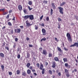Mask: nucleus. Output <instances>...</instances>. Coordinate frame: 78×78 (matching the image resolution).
I'll return each mask as SVG.
<instances>
[{
	"instance_id": "49",
	"label": "nucleus",
	"mask_w": 78,
	"mask_h": 78,
	"mask_svg": "<svg viewBox=\"0 0 78 78\" xmlns=\"http://www.w3.org/2000/svg\"><path fill=\"white\" fill-rule=\"evenodd\" d=\"M58 76H61V73L60 72H59L58 73Z\"/></svg>"
},
{
	"instance_id": "47",
	"label": "nucleus",
	"mask_w": 78,
	"mask_h": 78,
	"mask_svg": "<svg viewBox=\"0 0 78 78\" xmlns=\"http://www.w3.org/2000/svg\"><path fill=\"white\" fill-rule=\"evenodd\" d=\"M58 22H60V21H61L62 20L61 19V18H58Z\"/></svg>"
},
{
	"instance_id": "3",
	"label": "nucleus",
	"mask_w": 78,
	"mask_h": 78,
	"mask_svg": "<svg viewBox=\"0 0 78 78\" xmlns=\"http://www.w3.org/2000/svg\"><path fill=\"white\" fill-rule=\"evenodd\" d=\"M58 8L59 9L60 13V14H63L64 13V12H63L64 11V9L61 7H58Z\"/></svg>"
},
{
	"instance_id": "9",
	"label": "nucleus",
	"mask_w": 78,
	"mask_h": 78,
	"mask_svg": "<svg viewBox=\"0 0 78 78\" xmlns=\"http://www.w3.org/2000/svg\"><path fill=\"white\" fill-rule=\"evenodd\" d=\"M20 29H17L15 30V33H20Z\"/></svg>"
},
{
	"instance_id": "14",
	"label": "nucleus",
	"mask_w": 78,
	"mask_h": 78,
	"mask_svg": "<svg viewBox=\"0 0 78 78\" xmlns=\"http://www.w3.org/2000/svg\"><path fill=\"white\" fill-rule=\"evenodd\" d=\"M23 18H24V19H25V20L26 19H28V18H29V15H26L25 16H23Z\"/></svg>"
},
{
	"instance_id": "26",
	"label": "nucleus",
	"mask_w": 78,
	"mask_h": 78,
	"mask_svg": "<svg viewBox=\"0 0 78 78\" xmlns=\"http://www.w3.org/2000/svg\"><path fill=\"white\" fill-rule=\"evenodd\" d=\"M9 31L10 32L11 34H13V33H14L13 29H11Z\"/></svg>"
},
{
	"instance_id": "35",
	"label": "nucleus",
	"mask_w": 78,
	"mask_h": 78,
	"mask_svg": "<svg viewBox=\"0 0 78 78\" xmlns=\"http://www.w3.org/2000/svg\"><path fill=\"white\" fill-rule=\"evenodd\" d=\"M65 73H69V70H67V69H65Z\"/></svg>"
},
{
	"instance_id": "21",
	"label": "nucleus",
	"mask_w": 78,
	"mask_h": 78,
	"mask_svg": "<svg viewBox=\"0 0 78 78\" xmlns=\"http://www.w3.org/2000/svg\"><path fill=\"white\" fill-rule=\"evenodd\" d=\"M48 73L50 75H52L53 74V72H52V71L51 70H49Z\"/></svg>"
},
{
	"instance_id": "62",
	"label": "nucleus",
	"mask_w": 78,
	"mask_h": 78,
	"mask_svg": "<svg viewBox=\"0 0 78 78\" xmlns=\"http://www.w3.org/2000/svg\"><path fill=\"white\" fill-rule=\"evenodd\" d=\"M12 10H10L9 11V14H10L11 12H12Z\"/></svg>"
},
{
	"instance_id": "52",
	"label": "nucleus",
	"mask_w": 78,
	"mask_h": 78,
	"mask_svg": "<svg viewBox=\"0 0 78 78\" xmlns=\"http://www.w3.org/2000/svg\"><path fill=\"white\" fill-rule=\"evenodd\" d=\"M64 49L65 51H68V49L66 48H64Z\"/></svg>"
},
{
	"instance_id": "60",
	"label": "nucleus",
	"mask_w": 78,
	"mask_h": 78,
	"mask_svg": "<svg viewBox=\"0 0 78 78\" xmlns=\"http://www.w3.org/2000/svg\"><path fill=\"white\" fill-rule=\"evenodd\" d=\"M55 69H53L52 70V72L53 73H55Z\"/></svg>"
},
{
	"instance_id": "51",
	"label": "nucleus",
	"mask_w": 78,
	"mask_h": 78,
	"mask_svg": "<svg viewBox=\"0 0 78 78\" xmlns=\"http://www.w3.org/2000/svg\"><path fill=\"white\" fill-rule=\"evenodd\" d=\"M2 30H5V28H6V27L5 26H4L3 27H2Z\"/></svg>"
},
{
	"instance_id": "12",
	"label": "nucleus",
	"mask_w": 78,
	"mask_h": 78,
	"mask_svg": "<svg viewBox=\"0 0 78 78\" xmlns=\"http://www.w3.org/2000/svg\"><path fill=\"white\" fill-rule=\"evenodd\" d=\"M51 5L53 9H56V6L55 5V3H51Z\"/></svg>"
},
{
	"instance_id": "1",
	"label": "nucleus",
	"mask_w": 78,
	"mask_h": 78,
	"mask_svg": "<svg viewBox=\"0 0 78 78\" xmlns=\"http://www.w3.org/2000/svg\"><path fill=\"white\" fill-rule=\"evenodd\" d=\"M66 36L67 37L68 41L69 42H72V37L71 35L69 33H67L66 34Z\"/></svg>"
},
{
	"instance_id": "8",
	"label": "nucleus",
	"mask_w": 78,
	"mask_h": 78,
	"mask_svg": "<svg viewBox=\"0 0 78 78\" xmlns=\"http://www.w3.org/2000/svg\"><path fill=\"white\" fill-rule=\"evenodd\" d=\"M56 62L55 61L53 62L52 63V68H55L56 67Z\"/></svg>"
},
{
	"instance_id": "45",
	"label": "nucleus",
	"mask_w": 78,
	"mask_h": 78,
	"mask_svg": "<svg viewBox=\"0 0 78 78\" xmlns=\"http://www.w3.org/2000/svg\"><path fill=\"white\" fill-rule=\"evenodd\" d=\"M15 42H17L18 41V38H16L15 39Z\"/></svg>"
},
{
	"instance_id": "19",
	"label": "nucleus",
	"mask_w": 78,
	"mask_h": 78,
	"mask_svg": "<svg viewBox=\"0 0 78 78\" xmlns=\"http://www.w3.org/2000/svg\"><path fill=\"white\" fill-rule=\"evenodd\" d=\"M57 48L58 50V51H59V52H61V51H62V50H61V49L59 47H57Z\"/></svg>"
},
{
	"instance_id": "17",
	"label": "nucleus",
	"mask_w": 78,
	"mask_h": 78,
	"mask_svg": "<svg viewBox=\"0 0 78 78\" xmlns=\"http://www.w3.org/2000/svg\"><path fill=\"white\" fill-rule=\"evenodd\" d=\"M28 4L29 5H30V6L32 5L33 4V2L31 1H29V2H28Z\"/></svg>"
},
{
	"instance_id": "31",
	"label": "nucleus",
	"mask_w": 78,
	"mask_h": 78,
	"mask_svg": "<svg viewBox=\"0 0 78 78\" xmlns=\"http://www.w3.org/2000/svg\"><path fill=\"white\" fill-rule=\"evenodd\" d=\"M53 9H51V12H50V14L51 16H52V14H53Z\"/></svg>"
},
{
	"instance_id": "27",
	"label": "nucleus",
	"mask_w": 78,
	"mask_h": 78,
	"mask_svg": "<svg viewBox=\"0 0 78 78\" xmlns=\"http://www.w3.org/2000/svg\"><path fill=\"white\" fill-rule=\"evenodd\" d=\"M52 54L51 53H50L48 54V57H52Z\"/></svg>"
},
{
	"instance_id": "22",
	"label": "nucleus",
	"mask_w": 78,
	"mask_h": 78,
	"mask_svg": "<svg viewBox=\"0 0 78 78\" xmlns=\"http://www.w3.org/2000/svg\"><path fill=\"white\" fill-rule=\"evenodd\" d=\"M30 63H27L26 66L27 67V68H29L30 67Z\"/></svg>"
},
{
	"instance_id": "36",
	"label": "nucleus",
	"mask_w": 78,
	"mask_h": 78,
	"mask_svg": "<svg viewBox=\"0 0 78 78\" xmlns=\"http://www.w3.org/2000/svg\"><path fill=\"white\" fill-rule=\"evenodd\" d=\"M66 76L67 77H69L70 76V75H69V73H67L66 74Z\"/></svg>"
},
{
	"instance_id": "34",
	"label": "nucleus",
	"mask_w": 78,
	"mask_h": 78,
	"mask_svg": "<svg viewBox=\"0 0 78 78\" xmlns=\"http://www.w3.org/2000/svg\"><path fill=\"white\" fill-rule=\"evenodd\" d=\"M8 14V12H3V16H4L5 15H6Z\"/></svg>"
},
{
	"instance_id": "41",
	"label": "nucleus",
	"mask_w": 78,
	"mask_h": 78,
	"mask_svg": "<svg viewBox=\"0 0 78 78\" xmlns=\"http://www.w3.org/2000/svg\"><path fill=\"white\" fill-rule=\"evenodd\" d=\"M9 75L11 76L12 75V73L11 72H9Z\"/></svg>"
},
{
	"instance_id": "25",
	"label": "nucleus",
	"mask_w": 78,
	"mask_h": 78,
	"mask_svg": "<svg viewBox=\"0 0 78 78\" xmlns=\"http://www.w3.org/2000/svg\"><path fill=\"white\" fill-rule=\"evenodd\" d=\"M1 69H2V71H3L4 70V66H3V65H2L1 66Z\"/></svg>"
},
{
	"instance_id": "7",
	"label": "nucleus",
	"mask_w": 78,
	"mask_h": 78,
	"mask_svg": "<svg viewBox=\"0 0 78 78\" xmlns=\"http://www.w3.org/2000/svg\"><path fill=\"white\" fill-rule=\"evenodd\" d=\"M29 18L30 20H32L34 19V16L33 15H29Z\"/></svg>"
},
{
	"instance_id": "44",
	"label": "nucleus",
	"mask_w": 78,
	"mask_h": 78,
	"mask_svg": "<svg viewBox=\"0 0 78 78\" xmlns=\"http://www.w3.org/2000/svg\"><path fill=\"white\" fill-rule=\"evenodd\" d=\"M43 17H44L43 15H42L40 17V20H42V18Z\"/></svg>"
},
{
	"instance_id": "55",
	"label": "nucleus",
	"mask_w": 78,
	"mask_h": 78,
	"mask_svg": "<svg viewBox=\"0 0 78 78\" xmlns=\"http://www.w3.org/2000/svg\"><path fill=\"white\" fill-rule=\"evenodd\" d=\"M23 12L24 13H26L27 12V10L25 9L23 10Z\"/></svg>"
},
{
	"instance_id": "50",
	"label": "nucleus",
	"mask_w": 78,
	"mask_h": 78,
	"mask_svg": "<svg viewBox=\"0 0 78 78\" xmlns=\"http://www.w3.org/2000/svg\"><path fill=\"white\" fill-rule=\"evenodd\" d=\"M37 67H38V68H39V66H40L39 64L37 63Z\"/></svg>"
},
{
	"instance_id": "63",
	"label": "nucleus",
	"mask_w": 78,
	"mask_h": 78,
	"mask_svg": "<svg viewBox=\"0 0 78 78\" xmlns=\"http://www.w3.org/2000/svg\"><path fill=\"white\" fill-rule=\"evenodd\" d=\"M32 72H36V70H35V69H32Z\"/></svg>"
},
{
	"instance_id": "15",
	"label": "nucleus",
	"mask_w": 78,
	"mask_h": 78,
	"mask_svg": "<svg viewBox=\"0 0 78 78\" xmlns=\"http://www.w3.org/2000/svg\"><path fill=\"white\" fill-rule=\"evenodd\" d=\"M22 75L23 76H25L27 75V73H26V72H25V71H24L23 72H22Z\"/></svg>"
},
{
	"instance_id": "10",
	"label": "nucleus",
	"mask_w": 78,
	"mask_h": 78,
	"mask_svg": "<svg viewBox=\"0 0 78 78\" xmlns=\"http://www.w3.org/2000/svg\"><path fill=\"white\" fill-rule=\"evenodd\" d=\"M22 6L21 5H19L18 6V9L19 11L22 10Z\"/></svg>"
},
{
	"instance_id": "42",
	"label": "nucleus",
	"mask_w": 78,
	"mask_h": 78,
	"mask_svg": "<svg viewBox=\"0 0 78 78\" xmlns=\"http://www.w3.org/2000/svg\"><path fill=\"white\" fill-rule=\"evenodd\" d=\"M49 17L48 16L46 17V21H49Z\"/></svg>"
},
{
	"instance_id": "33",
	"label": "nucleus",
	"mask_w": 78,
	"mask_h": 78,
	"mask_svg": "<svg viewBox=\"0 0 78 78\" xmlns=\"http://www.w3.org/2000/svg\"><path fill=\"white\" fill-rule=\"evenodd\" d=\"M28 9H29V11H31V9H33V8H30V6H28Z\"/></svg>"
},
{
	"instance_id": "61",
	"label": "nucleus",
	"mask_w": 78,
	"mask_h": 78,
	"mask_svg": "<svg viewBox=\"0 0 78 78\" xmlns=\"http://www.w3.org/2000/svg\"><path fill=\"white\" fill-rule=\"evenodd\" d=\"M27 41H29V40H30V38H28V37H27L26 39Z\"/></svg>"
},
{
	"instance_id": "64",
	"label": "nucleus",
	"mask_w": 78,
	"mask_h": 78,
	"mask_svg": "<svg viewBox=\"0 0 78 78\" xmlns=\"http://www.w3.org/2000/svg\"><path fill=\"white\" fill-rule=\"evenodd\" d=\"M75 61H76V62L77 63H78V60H77V59H75Z\"/></svg>"
},
{
	"instance_id": "37",
	"label": "nucleus",
	"mask_w": 78,
	"mask_h": 78,
	"mask_svg": "<svg viewBox=\"0 0 78 78\" xmlns=\"http://www.w3.org/2000/svg\"><path fill=\"white\" fill-rule=\"evenodd\" d=\"M8 25L9 26H12V23H11L10 22H9L8 23Z\"/></svg>"
},
{
	"instance_id": "2",
	"label": "nucleus",
	"mask_w": 78,
	"mask_h": 78,
	"mask_svg": "<svg viewBox=\"0 0 78 78\" xmlns=\"http://www.w3.org/2000/svg\"><path fill=\"white\" fill-rule=\"evenodd\" d=\"M42 68H44V65H43V64H41L40 65V70H42L41 73L42 74H44V73H45V69Z\"/></svg>"
},
{
	"instance_id": "56",
	"label": "nucleus",
	"mask_w": 78,
	"mask_h": 78,
	"mask_svg": "<svg viewBox=\"0 0 78 78\" xmlns=\"http://www.w3.org/2000/svg\"><path fill=\"white\" fill-rule=\"evenodd\" d=\"M29 47H33V46L31 44L29 45Z\"/></svg>"
},
{
	"instance_id": "48",
	"label": "nucleus",
	"mask_w": 78,
	"mask_h": 78,
	"mask_svg": "<svg viewBox=\"0 0 78 78\" xmlns=\"http://www.w3.org/2000/svg\"><path fill=\"white\" fill-rule=\"evenodd\" d=\"M75 18H76V20H77L78 21V16H75Z\"/></svg>"
},
{
	"instance_id": "5",
	"label": "nucleus",
	"mask_w": 78,
	"mask_h": 78,
	"mask_svg": "<svg viewBox=\"0 0 78 78\" xmlns=\"http://www.w3.org/2000/svg\"><path fill=\"white\" fill-rule=\"evenodd\" d=\"M26 25L28 27H30V26H31V24L29 23V21L28 20H27L26 21Z\"/></svg>"
},
{
	"instance_id": "29",
	"label": "nucleus",
	"mask_w": 78,
	"mask_h": 78,
	"mask_svg": "<svg viewBox=\"0 0 78 78\" xmlns=\"http://www.w3.org/2000/svg\"><path fill=\"white\" fill-rule=\"evenodd\" d=\"M63 60L64 62H67V59L66 58H63Z\"/></svg>"
},
{
	"instance_id": "4",
	"label": "nucleus",
	"mask_w": 78,
	"mask_h": 78,
	"mask_svg": "<svg viewBox=\"0 0 78 78\" xmlns=\"http://www.w3.org/2000/svg\"><path fill=\"white\" fill-rule=\"evenodd\" d=\"M42 53L43 55H44V56H46L48 53L45 49H44L43 50V51L42 52Z\"/></svg>"
},
{
	"instance_id": "54",
	"label": "nucleus",
	"mask_w": 78,
	"mask_h": 78,
	"mask_svg": "<svg viewBox=\"0 0 78 78\" xmlns=\"http://www.w3.org/2000/svg\"><path fill=\"white\" fill-rule=\"evenodd\" d=\"M41 25L42 27H44V23H41Z\"/></svg>"
},
{
	"instance_id": "16",
	"label": "nucleus",
	"mask_w": 78,
	"mask_h": 78,
	"mask_svg": "<svg viewBox=\"0 0 78 78\" xmlns=\"http://www.w3.org/2000/svg\"><path fill=\"white\" fill-rule=\"evenodd\" d=\"M0 56L1 57V58H4L5 57V55L2 53H0Z\"/></svg>"
},
{
	"instance_id": "20",
	"label": "nucleus",
	"mask_w": 78,
	"mask_h": 78,
	"mask_svg": "<svg viewBox=\"0 0 78 78\" xmlns=\"http://www.w3.org/2000/svg\"><path fill=\"white\" fill-rule=\"evenodd\" d=\"M66 3V2H62V4H61L60 5V6H64V5H65Z\"/></svg>"
},
{
	"instance_id": "11",
	"label": "nucleus",
	"mask_w": 78,
	"mask_h": 78,
	"mask_svg": "<svg viewBox=\"0 0 78 78\" xmlns=\"http://www.w3.org/2000/svg\"><path fill=\"white\" fill-rule=\"evenodd\" d=\"M65 66L66 67H67L68 69L70 68V66L68 64V63H66L65 64Z\"/></svg>"
},
{
	"instance_id": "28",
	"label": "nucleus",
	"mask_w": 78,
	"mask_h": 78,
	"mask_svg": "<svg viewBox=\"0 0 78 78\" xmlns=\"http://www.w3.org/2000/svg\"><path fill=\"white\" fill-rule=\"evenodd\" d=\"M20 70H17L16 71V74L17 75H19L20 73Z\"/></svg>"
},
{
	"instance_id": "6",
	"label": "nucleus",
	"mask_w": 78,
	"mask_h": 78,
	"mask_svg": "<svg viewBox=\"0 0 78 78\" xmlns=\"http://www.w3.org/2000/svg\"><path fill=\"white\" fill-rule=\"evenodd\" d=\"M41 31L43 33V35H44V36H45V35L46 34V30H45V29L43 28L42 29Z\"/></svg>"
},
{
	"instance_id": "57",
	"label": "nucleus",
	"mask_w": 78,
	"mask_h": 78,
	"mask_svg": "<svg viewBox=\"0 0 78 78\" xmlns=\"http://www.w3.org/2000/svg\"><path fill=\"white\" fill-rule=\"evenodd\" d=\"M29 69H30V70H32L33 69V67H32V66H30Z\"/></svg>"
},
{
	"instance_id": "39",
	"label": "nucleus",
	"mask_w": 78,
	"mask_h": 78,
	"mask_svg": "<svg viewBox=\"0 0 78 78\" xmlns=\"http://www.w3.org/2000/svg\"><path fill=\"white\" fill-rule=\"evenodd\" d=\"M6 19H9V14H8V15L6 17Z\"/></svg>"
},
{
	"instance_id": "32",
	"label": "nucleus",
	"mask_w": 78,
	"mask_h": 78,
	"mask_svg": "<svg viewBox=\"0 0 78 78\" xmlns=\"http://www.w3.org/2000/svg\"><path fill=\"white\" fill-rule=\"evenodd\" d=\"M5 8L2 9H1L0 10L1 11H2V12H5Z\"/></svg>"
},
{
	"instance_id": "53",
	"label": "nucleus",
	"mask_w": 78,
	"mask_h": 78,
	"mask_svg": "<svg viewBox=\"0 0 78 78\" xmlns=\"http://www.w3.org/2000/svg\"><path fill=\"white\" fill-rule=\"evenodd\" d=\"M45 64L46 66H47V65L48 64V62H46L45 63Z\"/></svg>"
},
{
	"instance_id": "24",
	"label": "nucleus",
	"mask_w": 78,
	"mask_h": 78,
	"mask_svg": "<svg viewBox=\"0 0 78 78\" xmlns=\"http://www.w3.org/2000/svg\"><path fill=\"white\" fill-rule=\"evenodd\" d=\"M42 41H46V38L45 37H44L43 38H42L41 40V42H42Z\"/></svg>"
},
{
	"instance_id": "38",
	"label": "nucleus",
	"mask_w": 78,
	"mask_h": 78,
	"mask_svg": "<svg viewBox=\"0 0 78 78\" xmlns=\"http://www.w3.org/2000/svg\"><path fill=\"white\" fill-rule=\"evenodd\" d=\"M35 30H37L38 29V27L36 26V25H35Z\"/></svg>"
},
{
	"instance_id": "13",
	"label": "nucleus",
	"mask_w": 78,
	"mask_h": 78,
	"mask_svg": "<svg viewBox=\"0 0 78 78\" xmlns=\"http://www.w3.org/2000/svg\"><path fill=\"white\" fill-rule=\"evenodd\" d=\"M54 59L55 61H59V58H58V57H55L54 58Z\"/></svg>"
},
{
	"instance_id": "43",
	"label": "nucleus",
	"mask_w": 78,
	"mask_h": 78,
	"mask_svg": "<svg viewBox=\"0 0 78 78\" xmlns=\"http://www.w3.org/2000/svg\"><path fill=\"white\" fill-rule=\"evenodd\" d=\"M5 49H6L8 51H9V48L8 47H7V46L5 47Z\"/></svg>"
},
{
	"instance_id": "59",
	"label": "nucleus",
	"mask_w": 78,
	"mask_h": 78,
	"mask_svg": "<svg viewBox=\"0 0 78 78\" xmlns=\"http://www.w3.org/2000/svg\"><path fill=\"white\" fill-rule=\"evenodd\" d=\"M15 18H16V17H13V19H12V20H14V21H15Z\"/></svg>"
},
{
	"instance_id": "23",
	"label": "nucleus",
	"mask_w": 78,
	"mask_h": 78,
	"mask_svg": "<svg viewBox=\"0 0 78 78\" xmlns=\"http://www.w3.org/2000/svg\"><path fill=\"white\" fill-rule=\"evenodd\" d=\"M27 73L29 74H30L31 73V70L30 69H28L27 70Z\"/></svg>"
},
{
	"instance_id": "40",
	"label": "nucleus",
	"mask_w": 78,
	"mask_h": 78,
	"mask_svg": "<svg viewBox=\"0 0 78 78\" xmlns=\"http://www.w3.org/2000/svg\"><path fill=\"white\" fill-rule=\"evenodd\" d=\"M17 58L18 59H20V54H18L17 55Z\"/></svg>"
},
{
	"instance_id": "58",
	"label": "nucleus",
	"mask_w": 78,
	"mask_h": 78,
	"mask_svg": "<svg viewBox=\"0 0 78 78\" xmlns=\"http://www.w3.org/2000/svg\"><path fill=\"white\" fill-rule=\"evenodd\" d=\"M16 44H14L13 46V48H16Z\"/></svg>"
},
{
	"instance_id": "46",
	"label": "nucleus",
	"mask_w": 78,
	"mask_h": 78,
	"mask_svg": "<svg viewBox=\"0 0 78 78\" xmlns=\"http://www.w3.org/2000/svg\"><path fill=\"white\" fill-rule=\"evenodd\" d=\"M60 28H61V25L59 24H58V28L59 29H60Z\"/></svg>"
},
{
	"instance_id": "30",
	"label": "nucleus",
	"mask_w": 78,
	"mask_h": 78,
	"mask_svg": "<svg viewBox=\"0 0 78 78\" xmlns=\"http://www.w3.org/2000/svg\"><path fill=\"white\" fill-rule=\"evenodd\" d=\"M48 2V1H47L44 0L43 1V3L45 4H47Z\"/></svg>"
},
{
	"instance_id": "18",
	"label": "nucleus",
	"mask_w": 78,
	"mask_h": 78,
	"mask_svg": "<svg viewBox=\"0 0 78 78\" xmlns=\"http://www.w3.org/2000/svg\"><path fill=\"white\" fill-rule=\"evenodd\" d=\"M30 53L28 52H27V58H30Z\"/></svg>"
}]
</instances>
